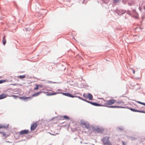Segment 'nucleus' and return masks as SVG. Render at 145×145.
<instances>
[{
	"label": "nucleus",
	"instance_id": "obj_15",
	"mask_svg": "<svg viewBox=\"0 0 145 145\" xmlns=\"http://www.w3.org/2000/svg\"><path fill=\"white\" fill-rule=\"evenodd\" d=\"M0 133L2 135L3 137H5V138H6L7 137V136L5 133L0 131Z\"/></svg>",
	"mask_w": 145,
	"mask_h": 145
},
{
	"label": "nucleus",
	"instance_id": "obj_29",
	"mask_svg": "<svg viewBox=\"0 0 145 145\" xmlns=\"http://www.w3.org/2000/svg\"><path fill=\"white\" fill-rule=\"evenodd\" d=\"M52 135H56L58 134L57 133H56L55 134H51Z\"/></svg>",
	"mask_w": 145,
	"mask_h": 145
},
{
	"label": "nucleus",
	"instance_id": "obj_30",
	"mask_svg": "<svg viewBox=\"0 0 145 145\" xmlns=\"http://www.w3.org/2000/svg\"><path fill=\"white\" fill-rule=\"evenodd\" d=\"M133 72L134 74L135 73V71L134 70H133Z\"/></svg>",
	"mask_w": 145,
	"mask_h": 145
},
{
	"label": "nucleus",
	"instance_id": "obj_22",
	"mask_svg": "<svg viewBox=\"0 0 145 145\" xmlns=\"http://www.w3.org/2000/svg\"><path fill=\"white\" fill-rule=\"evenodd\" d=\"M114 3H118L119 1V0H113Z\"/></svg>",
	"mask_w": 145,
	"mask_h": 145
},
{
	"label": "nucleus",
	"instance_id": "obj_16",
	"mask_svg": "<svg viewBox=\"0 0 145 145\" xmlns=\"http://www.w3.org/2000/svg\"><path fill=\"white\" fill-rule=\"evenodd\" d=\"M69 119V117L67 116H64L62 117V120H68Z\"/></svg>",
	"mask_w": 145,
	"mask_h": 145
},
{
	"label": "nucleus",
	"instance_id": "obj_23",
	"mask_svg": "<svg viewBox=\"0 0 145 145\" xmlns=\"http://www.w3.org/2000/svg\"><path fill=\"white\" fill-rule=\"evenodd\" d=\"M28 98H29V97H21L20 98L22 99H25Z\"/></svg>",
	"mask_w": 145,
	"mask_h": 145
},
{
	"label": "nucleus",
	"instance_id": "obj_26",
	"mask_svg": "<svg viewBox=\"0 0 145 145\" xmlns=\"http://www.w3.org/2000/svg\"><path fill=\"white\" fill-rule=\"evenodd\" d=\"M38 86L39 87H40V88H42L43 87L42 85H38Z\"/></svg>",
	"mask_w": 145,
	"mask_h": 145
},
{
	"label": "nucleus",
	"instance_id": "obj_18",
	"mask_svg": "<svg viewBox=\"0 0 145 145\" xmlns=\"http://www.w3.org/2000/svg\"><path fill=\"white\" fill-rule=\"evenodd\" d=\"M18 78H19L20 79H23L25 78V75H23L22 76H18L17 77Z\"/></svg>",
	"mask_w": 145,
	"mask_h": 145
},
{
	"label": "nucleus",
	"instance_id": "obj_28",
	"mask_svg": "<svg viewBox=\"0 0 145 145\" xmlns=\"http://www.w3.org/2000/svg\"><path fill=\"white\" fill-rule=\"evenodd\" d=\"M82 124V125H85L86 124L85 122L83 123Z\"/></svg>",
	"mask_w": 145,
	"mask_h": 145
},
{
	"label": "nucleus",
	"instance_id": "obj_17",
	"mask_svg": "<svg viewBox=\"0 0 145 145\" xmlns=\"http://www.w3.org/2000/svg\"><path fill=\"white\" fill-rule=\"evenodd\" d=\"M108 107L110 108H122L121 107L119 106H108Z\"/></svg>",
	"mask_w": 145,
	"mask_h": 145
},
{
	"label": "nucleus",
	"instance_id": "obj_21",
	"mask_svg": "<svg viewBox=\"0 0 145 145\" xmlns=\"http://www.w3.org/2000/svg\"><path fill=\"white\" fill-rule=\"evenodd\" d=\"M35 86L36 87L34 88V90H36L38 89L39 87L38 86V84L36 85Z\"/></svg>",
	"mask_w": 145,
	"mask_h": 145
},
{
	"label": "nucleus",
	"instance_id": "obj_14",
	"mask_svg": "<svg viewBox=\"0 0 145 145\" xmlns=\"http://www.w3.org/2000/svg\"><path fill=\"white\" fill-rule=\"evenodd\" d=\"M7 128V126L2 124H0V129H6Z\"/></svg>",
	"mask_w": 145,
	"mask_h": 145
},
{
	"label": "nucleus",
	"instance_id": "obj_31",
	"mask_svg": "<svg viewBox=\"0 0 145 145\" xmlns=\"http://www.w3.org/2000/svg\"><path fill=\"white\" fill-rule=\"evenodd\" d=\"M61 89H58L57 90V91H61Z\"/></svg>",
	"mask_w": 145,
	"mask_h": 145
},
{
	"label": "nucleus",
	"instance_id": "obj_12",
	"mask_svg": "<svg viewBox=\"0 0 145 145\" xmlns=\"http://www.w3.org/2000/svg\"><path fill=\"white\" fill-rule=\"evenodd\" d=\"M42 92V91H39L33 94L32 95L33 97H36L39 95Z\"/></svg>",
	"mask_w": 145,
	"mask_h": 145
},
{
	"label": "nucleus",
	"instance_id": "obj_25",
	"mask_svg": "<svg viewBox=\"0 0 145 145\" xmlns=\"http://www.w3.org/2000/svg\"><path fill=\"white\" fill-rule=\"evenodd\" d=\"M5 81L4 80H0V84L2 83Z\"/></svg>",
	"mask_w": 145,
	"mask_h": 145
},
{
	"label": "nucleus",
	"instance_id": "obj_10",
	"mask_svg": "<svg viewBox=\"0 0 145 145\" xmlns=\"http://www.w3.org/2000/svg\"><path fill=\"white\" fill-rule=\"evenodd\" d=\"M130 109L132 111L135 112H139L141 113H145V112H144V111H140V110H138L136 109H135L132 108H130Z\"/></svg>",
	"mask_w": 145,
	"mask_h": 145
},
{
	"label": "nucleus",
	"instance_id": "obj_19",
	"mask_svg": "<svg viewBox=\"0 0 145 145\" xmlns=\"http://www.w3.org/2000/svg\"><path fill=\"white\" fill-rule=\"evenodd\" d=\"M137 102L139 104L143 105L145 106V103H142V102H140L139 101H137Z\"/></svg>",
	"mask_w": 145,
	"mask_h": 145
},
{
	"label": "nucleus",
	"instance_id": "obj_9",
	"mask_svg": "<svg viewBox=\"0 0 145 145\" xmlns=\"http://www.w3.org/2000/svg\"><path fill=\"white\" fill-rule=\"evenodd\" d=\"M8 95L5 93H2L0 95V99H4Z\"/></svg>",
	"mask_w": 145,
	"mask_h": 145
},
{
	"label": "nucleus",
	"instance_id": "obj_27",
	"mask_svg": "<svg viewBox=\"0 0 145 145\" xmlns=\"http://www.w3.org/2000/svg\"><path fill=\"white\" fill-rule=\"evenodd\" d=\"M116 104H119L120 103H121V102H119V101H117V102H116Z\"/></svg>",
	"mask_w": 145,
	"mask_h": 145
},
{
	"label": "nucleus",
	"instance_id": "obj_5",
	"mask_svg": "<svg viewBox=\"0 0 145 145\" xmlns=\"http://www.w3.org/2000/svg\"><path fill=\"white\" fill-rule=\"evenodd\" d=\"M81 99L87 102L88 103H91L92 105H93L95 106H101V105L98 103H93L89 101H87L86 100H85L82 99Z\"/></svg>",
	"mask_w": 145,
	"mask_h": 145
},
{
	"label": "nucleus",
	"instance_id": "obj_13",
	"mask_svg": "<svg viewBox=\"0 0 145 145\" xmlns=\"http://www.w3.org/2000/svg\"><path fill=\"white\" fill-rule=\"evenodd\" d=\"M2 42L4 45H5L6 43V36H4L2 40Z\"/></svg>",
	"mask_w": 145,
	"mask_h": 145
},
{
	"label": "nucleus",
	"instance_id": "obj_1",
	"mask_svg": "<svg viewBox=\"0 0 145 145\" xmlns=\"http://www.w3.org/2000/svg\"><path fill=\"white\" fill-rule=\"evenodd\" d=\"M109 137H105L104 138L103 140V142L104 144L106 145H111V143L109 140Z\"/></svg>",
	"mask_w": 145,
	"mask_h": 145
},
{
	"label": "nucleus",
	"instance_id": "obj_2",
	"mask_svg": "<svg viewBox=\"0 0 145 145\" xmlns=\"http://www.w3.org/2000/svg\"><path fill=\"white\" fill-rule=\"evenodd\" d=\"M116 102V100L114 99H111L108 101L105 104L104 106H106L108 107V105H111L113 104L114 103Z\"/></svg>",
	"mask_w": 145,
	"mask_h": 145
},
{
	"label": "nucleus",
	"instance_id": "obj_6",
	"mask_svg": "<svg viewBox=\"0 0 145 145\" xmlns=\"http://www.w3.org/2000/svg\"><path fill=\"white\" fill-rule=\"evenodd\" d=\"M29 133V130H25L21 131L19 132V134L20 135H23L24 134H27Z\"/></svg>",
	"mask_w": 145,
	"mask_h": 145
},
{
	"label": "nucleus",
	"instance_id": "obj_11",
	"mask_svg": "<svg viewBox=\"0 0 145 145\" xmlns=\"http://www.w3.org/2000/svg\"><path fill=\"white\" fill-rule=\"evenodd\" d=\"M93 130L97 132H100L101 131V129L97 127L93 128Z\"/></svg>",
	"mask_w": 145,
	"mask_h": 145
},
{
	"label": "nucleus",
	"instance_id": "obj_7",
	"mask_svg": "<svg viewBox=\"0 0 145 145\" xmlns=\"http://www.w3.org/2000/svg\"><path fill=\"white\" fill-rule=\"evenodd\" d=\"M59 93H61V92H55L54 91H52V93H51L50 92H47V95L49 96H51L59 94Z\"/></svg>",
	"mask_w": 145,
	"mask_h": 145
},
{
	"label": "nucleus",
	"instance_id": "obj_24",
	"mask_svg": "<svg viewBox=\"0 0 145 145\" xmlns=\"http://www.w3.org/2000/svg\"><path fill=\"white\" fill-rule=\"evenodd\" d=\"M123 145H126L127 144V142H125L123 141H122Z\"/></svg>",
	"mask_w": 145,
	"mask_h": 145
},
{
	"label": "nucleus",
	"instance_id": "obj_8",
	"mask_svg": "<svg viewBox=\"0 0 145 145\" xmlns=\"http://www.w3.org/2000/svg\"><path fill=\"white\" fill-rule=\"evenodd\" d=\"M61 93V94H62L63 95L68 96L69 97H74V96L72 95L70 93Z\"/></svg>",
	"mask_w": 145,
	"mask_h": 145
},
{
	"label": "nucleus",
	"instance_id": "obj_4",
	"mask_svg": "<svg viewBox=\"0 0 145 145\" xmlns=\"http://www.w3.org/2000/svg\"><path fill=\"white\" fill-rule=\"evenodd\" d=\"M83 96L86 98H88L90 100H91L93 99V96L92 95L89 93H88L87 95L85 93H84L83 94Z\"/></svg>",
	"mask_w": 145,
	"mask_h": 145
},
{
	"label": "nucleus",
	"instance_id": "obj_3",
	"mask_svg": "<svg viewBox=\"0 0 145 145\" xmlns=\"http://www.w3.org/2000/svg\"><path fill=\"white\" fill-rule=\"evenodd\" d=\"M37 122H34L31 125L30 129L31 131L34 130L37 127Z\"/></svg>",
	"mask_w": 145,
	"mask_h": 145
},
{
	"label": "nucleus",
	"instance_id": "obj_20",
	"mask_svg": "<svg viewBox=\"0 0 145 145\" xmlns=\"http://www.w3.org/2000/svg\"><path fill=\"white\" fill-rule=\"evenodd\" d=\"M85 126L86 127L87 129H89L90 128V125L89 124H86Z\"/></svg>",
	"mask_w": 145,
	"mask_h": 145
}]
</instances>
